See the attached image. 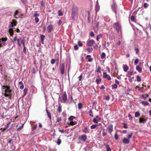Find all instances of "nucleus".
<instances>
[{"label":"nucleus","mask_w":151,"mask_h":151,"mask_svg":"<svg viewBox=\"0 0 151 151\" xmlns=\"http://www.w3.org/2000/svg\"><path fill=\"white\" fill-rule=\"evenodd\" d=\"M23 52L25 53H26L27 52V51H26V49L25 48V46H23Z\"/></svg>","instance_id":"obj_58"},{"label":"nucleus","mask_w":151,"mask_h":151,"mask_svg":"<svg viewBox=\"0 0 151 151\" xmlns=\"http://www.w3.org/2000/svg\"><path fill=\"white\" fill-rule=\"evenodd\" d=\"M134 17L133 16H132L131 17V20L132 21H133L134 20Z\"/></svg>","instance_id":"obj_62"},{"label":"nucleus","mask_w":151,"mask_h":151,"mask_svg":"<svg viewBox=\"0 0 151 151\" xmlns=\"http://www.w3.org/2000/svg\"><path fill=\"white\" fill-rule=\"evenodd\" d=\"M140 114L139 112H136L135 113V116L136 117H138L139 115Z\"/></svg>","instance_id":"obj_39"},{"label":"nucleus","mask_w":151,"mask_h":151,"mask_svg":"<svg viewBox=\"0 0 151 151\" xmlns=\"http://www.w3.org/2000/svg\"><path fill=\"white\" fill-rule=\"evenodd\" d=\"M37 125H35V126H34L32 128V130H35L37 128Z\"/></svg>","instance_id":"obj_59"},{"label":"nucleus","mask_w":151,"mask_h":151,"mask_svg":"<svg viewBox=\"0 0 151 151\" xmlns=\"http://www.w3.org/2000/svg\"><path fill=\"white\" fill-rule=\"evenodd\" d=\"M107 76L108 75H107V74L106 73H104L103 75V78H106L107 77Z\"/></svg>","instance_id":"obj_40"},{"label":"nucleus","mask_w":151,"mask_h":151,"mask_svg":"<svg viewBox=\"0 0 151 151\" xmlns=\"http://www.w3.org/2000/svg\"><path fill=\"white\" fill-rule=\"evenodd\" d=\"M137 80L138 82H140L141 81V78L139 76H137Z\"/></svg>","instance_id":"obj_30"},{"label":"nucleus","mask_w":151,"mask_h":151,"mask_svg":"<svg viewBox=\"0 0 151 151\" xmlns=\"http://www.w3.org/2000/svg\"><path fill=\"white\" fill-rule=\"evenodd\" d=\"M89 114L92 117L93 116V114L92 111L91 110H89Z\"/></svg>","instance_id":"obj_32"},{"label":"nucleus","mask_w":151,"mask_h":151,"mask_svg":"<svg viewBox=\"0 0 151 151\" xmlns=\"http://www.w3.org/2000/svg\"><path fill=\"white\" fill-rule=\"evenodd\" d=\"M76 124L75 122H73V121H70V124L71 125H73Z\"/></svg>","instance_id":"obj_55"},{"label":"nucleus","mask_w":151,"mask_h":151,"mask_svg":"<svg viewBox=\"0 0 151 151\" xmlns=\"http://www.w3.org/2000/svg\"><path fill=\"white\" fill-rule=\"evenodd\" d=\"M122 68L124 71L125 72L127 71L129 69V67L127 65H123Z\"/></svg>","instance_id":"obj_11"},{"label":"nucleus","mask_w":151,"mask_h":151,"mask_svg":"<svg viewBox=\"0 0 151 151\" xmlns=\"http://www.w3.org/2000/svg\"><path fill=\"white\" fill-rule=\"evenodd\" d=\"M136 70L139 73H140L142 71V68H140L139 65H137L136 67Z\"/></svg>","instance_id":"obj_16"},{"label":"nucleus","mask_w":151,"mask_h":151,"mask_svg":"<svg viewBox=\"0 0 151 151\" xmlns=\"http://www.w3.org/2000/svg\"><path fill=\"white\" fill-rule=\"evenodd\" d=\"M91 56L90 55H88L87 56V58H88V61L89 62H91L92 60V59L91 58Z\"/></svg>","instance_id":"obj_26"},{"label":"nucleus","mask_w":151,"mask_h":151,"mask_svg":"<svg viewBox=\"0 0 151 151\" xmlns=\"http://www.w3.org/2000/svg\"><path fill=\"white\" fill-rule=\"evenodd\" d=\"M94 42V40H89L88 42L87 45L88 46L90 47L92 45Z\"/></svg>","instance_id":"obj_13"},{"label":"nucleus","mask_w":151,"mask_h":151,"mask_svg":"<svg viewBox=\"0 0 151 151\" xmlns=\"http://www.w3.org/2000/svg\"><path fill=\"white\" fill-rule=\"evenodd\" d=\"M101 68L99 66H98L96 71L97 73H101Z\"/></svg>","instance_id":"obj_25"},{"label":"nucleus","mask_w":151,"mask_h":151,"mask_svg":"<svg viewBox=\"0 0 151 151\" xmlns=\"http://www.w3.org/2000/svg\"><path fill=\"white\" fill-rule=\"evenodd\" d=\"M112 8L113 11H114L115 12V14H116V10L117 8V6L115 4H114L112 6Z\"/></svg>","instance_id":"obj_10"},{"label":"nucleus","mask_w":151,"mask_h":151,"mask_svg":"<svg viewBox=\"0 0 151 151\" xmlns=\"http://www.w3.org/2000/svg\"><path fill=\"white\" fill-rule=\"evenodd\" d=\"M40 4L42 6H44V4L43 1H40Z\"/></svg>","instance_id":"obj_60"},{"label":"nucleus","mask_w":151,"mask_h":151,"mask_svg":"<svg viewBox=\"0 0 151 151\" xmlns=\"http://www.w3.org/2000/svg\"><path fill=\"white\" fill-rule=\"evenodd\" d=\"M1 89L2 91L4 92L5 96H8L9 99H11L12 93L10 86H3Z\"/></svg>","instance_id":"obj_1"},{"label":"nucleus","mask_w":151,"mask_h":151,"mask_svg":"<svg viewBox=\"0 0 151 151\" xmlns=\"http://www.w3.org/2000/svg\"><path fill=\"white\" fill-rule=\"evenodd\" d=\"M75 118V117L73 116H71L69 118V120L70 121H72L73 120V119Z\"/></svg>","instance_id":"obj_36"},{"label":"nucleus","mask_w":151,"mask_h":151,"mask_svg":"<svg viewBox=\"0 0 151 151\" xmlns=\"http://www.w3.org/2000/svg\"><path fill=\"white\" fill-rule=\"evenodd\" d=\"M39 15L38 14L35 13L34 14V16L35 17H38L39 16Z\"/></svg>","instance_id":"obj_63"},{"label":"nucleus","mask_w":151,"mask_h":151,"mask_svg":"<svg viewBox=\"0 0 151 151\" xmlns=\"http://www.w3.org/2000/svg\"><path fill=\"white\" fill-rule=\"evenodd\" d=\"M57 110L59 112H60L61 111V108L60 106H59L58 108L57 109Z\"/></svg>","instance_id":"obj_44"},{"label":"nucleus","mask_w":151,"mask_h":151,"mask_svg":"<svg viewBox=\"0 0 151 151\" xmlns=\"http://www.w3.org/2000/svg\"><path fill=\"white\" fill-rule=\"evenodd\" d=\"M130 140L127 138H124L122 140V142L125 144H128Z\"/></svg>","instance_id":"obj_12"},{"label":"nucleus","mask_w":151,"mask_h":151,"mask_svg":"<svg viewBox=\"0 0 151 151\" xmlns=\"http://www.w3.org/2000/svg\"><path fill=\"white\" fill-rule=\"evenodd\" d=\"M53 29V26L52 24L49 25L47 27V31L48 33H50Z\"/></svg>","instance_id":"obj_8"},{"label":"nucleus","mask_w":151,"mask_h":151,"mask_svg":"<svg viewBox=\"0 0 151 151\" xmlns=\"http://www.w3.org/2000/svg\"><path fill=\"white\" fill-rule=\"evenodd\" d=\"M106 56V54L104 52H102L101 55V58L102 59L105 58Z\"/></svg>","instance_id":"obj_24"},{"label":"nucleus","mask_w":151,"mask_h":151,"mask_svg":"<svg viewBox=\"0 0 151 151\" xmlns=\"http://www.w3.org/2000/svg\"><path fill=\"white\" fill-rule=\"evenodd\" d=\"M21 42L23 44V46H25V41L24 40H22Z\"/></svg>","instance_id":"obj_61"},{"label":"nucleus","mask_w":151,"mask_h":151,"mask_svg":"<svg viewBox=\"0 0 151 151\" xmlns=\"http://www.w3.org/2000/svg\"><path fill=\"white\" fill-rule=\"evenodd\" d=\"M98 126V125L93 124V125H92L91 126V129H95V128H98V127H97Z\"/></svg>","instance_id":"obj_22"},{"label":"nucleus","mask_w":151,"mask_h":151,"mask_svg":"<svg viewBox=\"0 0 151 151\" xmlns=\"http://www.w3.org/2000/svg\"><path fill=\"white\" fill-rule=\"evenodd\" d=\"M132 135V133H130V134H128L127 135L128 138L127 139H129L130 138Z\"/></svg>","instance_id":"obj_38"},{"label":"nucleus","mask_w":151,"mask_h":151,"mask_svg":"<svg viewBox=\"0 0 151 151\" xmlns=\"http://www.w3.org/2000/svg\"><path fill=\"white\" fill-rule=\"evenodd\" d=\"M128 73L129 75H131L133 73V71L132 70H129L128 72Z\"/></svg>","instance_id":"obj_54"},{"label":"nucleus","mask_w":151,"mask_h":151,"mask_svg":"<svg viewBox=\"0 0 151 151\" xmlns=\"http://www.w3.org/2000/svg\"><path fill=\"white\" fill-rule=\"evenodd\" d=\"M78 107L79 109H81L82 107V104L80 102L78 103Z\"/></svg>","instance_id":"obj_29"},{"label":"nucleus","mask_w":151,"mask_h":151,"mask_svg":"<svg viewBox=\"0 0 151 151\" xmlns=\"http://www.w3.org/2000/svg\"><path fill=\"white\" fill-rule=\"evenodd\" d=\"M139 120L140 123H144L146 122L147 119L143 118H140Z\"/></svg>","instance_id":"obj_14"},{"label":"nucleus","mask_w":151,"mask_h":151,"mask_svg":"<svg viewBox=\"0 0 151 151\" xmlns=\"http://www.w3.org/2000/svg\"><path fill=\"white\" fill-rule=\"evenodd\" d=\"M35 20L36 23L38 22L39 21V18L37 17H35Z\"/></svg>","instance_id":"obj_52"},{"label":"nucleus","mask_w":151,"mask_h":151,"mask_svg":"<svg viewBox=\"0 0 151 151\" xmlns=\"http://www.w3.org/2000/svg\"><path fill=\"white\" fill-rule=\"evenodd\" d=\"M107 129L108 132L110 134H111L113 131V126L112 124H110L108 125Z\"/></svg>","instance_id":"obj_5"},{"label":"nucleus","mask_w":151,"mask_h":151,"mask_svg":"<svg viewBox=\"0 0 151 151\" xmlns=\"http://www.w3.org/2000/svg\"><path fill=\"white\" fill-rule=\"evenodd\" d=\"M148 6L149 5L146 3H144L143 5L144 7L145 8H147Z\"/></svg>","instance_id":"obj_47"},{"label":"nucleus","mask_w":151,"mask_h":151,"mask_svg":"<svg viewBox=\"0 0 151 151\" xmlns=\"http://www.w3.org/2000/svg\"><path fill=\"white\" fill-rule=\"evenodd\" d=\"M114 27L116 29L119 35H120L121 33V26L118 23H115L114 24Z\"/></svg>","instance_id":"obj_2"},{"label":"nucleus","mask_w":151,"mask_h":151,"mask_svg":"<svg viewBox=\"0 0 151 151\" xmlns=\"http://www.w3.org/2000/svg\"><path fill=\"white\" fill-rule=\"evenodd\" d=\"M58 15L59 16H61L63 15V13L61 11L59 10L58 11Z\"/></svg>","instance_id":"obj_46"},{"label":"nucleus","mask_w":151,"mask_h":151,"mask_svg":"<svg viewBox=\"0 0 151 151\" xmlns=\"http://www.w3.org/2000/svg\"><path fill=\"white\" fill-rule=\"evenodd\" d=\"M59 68L61 74L62 75L63 74L65 73V65L64 63L60 65Z\"/></svg>","instance_id":"obj_3"},{"label":"nucleus","mask_w":151,"mask_h":151,"mask_svg":"<svg viewBox=\"0 0 151 151\" xmlns=\"http://www.w3.org/2000/svg\"><path fill=\"white\" fill-rule=\"evenodd\" d=\"M139 62V60L138 59H136L134 61V64L135 65H136Z\"/></svg>","instance_id":"obj_43"},{"label":"nucleus","mask_w":151,"mask_h":151,"mask_svg":"<svg viewBox=\"0 0 151 151\" xmlns=\"http://www.w3.org/2000/svg\"><path fill=\"white\" fill-rule=\"evenodd\" d=\"M87 136L85 134H83L82 135H80L78 137V138L80 139H82L83 141H85L87 139Z\"/></svg>","instance_id":"obj_7"},{"label":"nucleus","mask_w":151,"mask_h":151,"mask_svg":"<svg viewBox=\"0 0 151 151\" xmlns=\"http://www.w3.org/2000/svg\"><path fill=\"white\" fill-rule=\"evenodd\" d=\"M46 111H47V115L48 116V117L50 119H51V116L50 113L49 112H48L47 110H46Z\"/></svg>","instance_id":"obj_42"},{"label":"nucleus","mask_w":151,"mask_h":151,"mask_svg":"<svg viewBox=\"0 0 151 151\" xmlns=\"http://www.w3.org/2000/svg\"><path fill=\"white\" fill-rule=\"evenodd\" d=\"M99 5H96V12L99 11Z\"/></svg>","instance_id":"obj_45"},{"label":"nucleus","mask_w":151,"mask_h":151,"mask_svg":"<svg viewBox=\"0 0 151 151\" xmlns=\"http://www.w3.org/2000/svg\"><path fill=\"white\" fill-rule=\"evenodd\" d=\"M107 78V79L109 80V81H110V80H111V77H110V76L109 75H108V76H107V77L106 78Z\"/></svg>","instance_id":"obj_57"},{"label":"nucleus","mask_w":151,"mask_h":151,"mask_svg":"<svg viewBox=\"0 0 151 151\" xmlns=\"http://www.w3.org/2000/svg\"><path fill=\"white\" fill-rule=\"evenodd\" d=\"M141 103L144 106L148 105L149 103L147 101H144L141 102Z\"/></svg>","instance_id":"obj_15"},{"label":"nucleus","mask_w":151,"mask_h":151,"mask_svg":"<svg viewBox=\"0 0 151 151\" xmlns=\"http://www.w3.org/2000/svg\"><path fill=\"white\" fill-rule=\"evenodd\" d=\"M83 132L84 133H88L89 132V129L86 127L84 128V129L83 130Z\"/></svg>","instance_id":"obj_18"},{"label":"nucleus","mask_w":151,"mask_h":151,"mask_svg":"<svg viewBox=\"0 0 151 151\" xmlns=\"http://www.w3.org/2000/svg\"><path fill=\"white\" fill-rule=\"evenodd\" d=\"M128 117L129 118V119L131 120L132 119V117L131 114H129L128 115Z\"/></svg>","instance_id":"obj_53"},{"label":"nucleus","mask_w":151,"mask_h":151,"mask_svg":"<svg viewBox=\"0 0 151 151\" xmlns=\"http://www.w3.org/2000/svg\"><path fill=\"white\" fill-rule=\"evenodd\" d=\"M28 91V89L25 88L23 91V96H25L27 94Z\"/></svg>","instance_id":"obj_23"},{"label":"nucleus","mask_w":151,"mask_h":151,"mask_svg":"<svg viewBox=\"0 0 151 151\" xmlns=\"http://www.w3.org/2000/svg\"><path fill=\"white\" fill-rule=\"evenodd\" d=\"M96 81L97 84H99L101 81V79L100 78H96Z\"/></svg>","instance_id":"obj_21"},{"label":"nucleus","mask_w":151,"mask_h":151,"mask_svg":"<svg viewBox=\"0 0 151 151\" xmlns=\"http://www.w3.org/2000/svg\"><path fill=\"white\" fill-rule=\"evenodd\" d=\"M125 129H127L128 128L127 125L126 123H124V125H123Z\"/></svg>","instance_id":"obj_56"},{"label":"nucleus","mask_w":151,"mask_h":151,"mask_svg":"<svg viewBox=\"0 0 151 151\" xmlns=\"http://www.w3.org/2000/svg\"><path fill=\"white\" fill-rule=\"evenodd\" d=\"M90 35L91 37H94V33L93 32H91L90 33Z\"/></svg>","instance_id":"obj_64"},{"label":"nucleus","mask_w":151,"mask_h":151,"mask_svg":"<svg viewBox=\"0 0 151 151\" xmlns=\"http://www.w3.org/2000/svg\"><path fill=\"white\" fill-rule=\"evenodd\" d=\"M19 84L20 86V88L21 89H22L24 87V86L23 82L22 81H20L19 83Z\"/></svg>","instance_id":"obj_19"},{"label":"nucleus","mask_w":151,"mask_h":151,"mask_svg":"<svg viewBox=\"0 0 151 151\" xmlns=\"http://www.w3.org/2000/svg\"><path fill=\"white\" fill-rule=\"evenodd\" d=\"M102 36V35L101 34H99L97 36V37H96V40H97V41H99V39Z\"/></svg>","instance_id":"obj_28"},{"label":"nucleus","mask_w":151,"mask_h":151,"mask_svg":"<svg viewBox=\"0 0 151 151\" xmlns=\"http://www.w3.org/2000/svg\"><path fill=\"white\" fill-rule=\"evenodd\" d=\"M19 11L18 10H16L14 13V17L15 18H16V19H17L18 18H22V16H23V14H22L20 16L19 15L18 17H17V16L18 15V14H19Z\"/></svg>","instance_id":"obj_6"},{"label":"nucleus","mask_w":151,"mask_h":151,"mask_svg":"<svg viewBox=\"0 0 151 151\" xmlns=\"http://www.w3.org/2000/svg\"><path fill=\"white\" fill-rule=\"evenodd\" d=\"M93 50L92 48H89L87 49V50L88 52H90L92 51Z\"/></svg>","instance_id":"obj_51"},{"label":"nucleus","mask_w":151,"mask_h":151,"mask_svg":"<svg viewBox=\"0 0 151 151\" xmlns=\"http://www.w3.org/2000/svg\"><path fill=\"white\" fill-rule=\"evenodd\" d=\"M45 36L43 35H41L40 36L41 40V42H43L44 41V38H45Z\"/></svg>","instance_id":"obj_34"},{"label":"nucleus","mask_w":151,"mask_h":151,"mask_svg":"<svg viewBox=\"0 0 151 151\" xmlns=\"http://www.w3.org/2000/svg\"><path fill=\"white\" fill-rule=\"evenodd\" d=\"M9 32L11 36H12L14 34V31L12 29H10L9 30Z\"/></svg>","instance_id":"obj_20"},{"label":"nucleus","mask_w":151,"mask_h":151,"mask_svg":"<svg viewBox=\"0 0 151 151\" xmlns=\"http://www.w3.org/2000/svg\"><path fill=\"white\" fill-rule=\"evenodd\" d=\"M110 97L108 95H107L105 96V99L106 100L109 101V99Z\"/></svg>","instance_id":"obj_41"},{"label":"nucleus","mask_w":151,"mask_h":151,"mask_svg":"<svg viewBox=\"0 0 151 151\" xmlns=\"http://www.w3.org/2000/svg\"><path fill=\"white\" fill-rule=\"evenodd\" d=\"M93 122L95 123H97L98 122V119H97L95 118H94L93 120Z\"/></svg>","instance_id":"obj_37"},{"label":"nucleus","mask_w":151,"mask_h":151,"mask_svg":"<svg viewBox=\"0 0 151 151\" xmlns=\"http://www.w3.org/2000/svg\"><path fill=\"white\" fill-rule=\"evenodd\" d=\"M17 36H15L13 40L12 41L13 42H15L16 40H17Z\"/></svg>","instance_id":"obj_49"},{"label":"nucleus","mask_w":151,"mask_h":151,"mask_svg":"<svg viewBox=\"0 0 151 151\" xmlns=\"http://www.w3.org/2000/svg\"><path fill=\"white\" fill-rule=\"evenodd\" d=\"M135 50L137 54H138L139 52V49L136 48H135Z\"/></svg>","instance_id":"obj_50"},{"label":"nucleus","mask_w":151,"mask_h":151,"mask_svg":"<svg viewBox=\"0 0 151 151\" xmlns=\"http://www.w3.org/2000/svg\"><path fill=\"white\" fill-rule=\"evenodd\" d=\"M17 24V22L16 20L15 19H13L12 21V22L11 23V24L10 25V27H13V26H15Z\"/></svg>","instance_id":"obj_9"},{"label":"nucleus","mask_w":151,"mask_h":151,"mask_svg":"<svg viewBox=\"0 0 151 151\" xmlns=\"http://www.w3.org/2000/svg\"><path fill=\"white\" fill-rule=\"evenodd\" d=\"M78 46L80 47H82L83 45L82 44L80 40L78 41Z\"/></svg>","instance_id":"obj_35"},{"label":"nucleus","mask_w":151,"mask_h":151,"mask_svg":"<svg viewBox=\"0 0 151 151\" xmlns=\"http://www.w3.org/2000/svg\"><path fill=\"white\" fill-rule=\"evenodd\" d=\"M117 88V85L116 84H114L112 85V89H116Z\"/></svg>","instance_id":"obj_33"},{"label":"nucleus","mask_w":151,"mask_h":151,"mask_svg":"<svg viewBox=\"0 0 151 151\" xmlns=\"http://www.w3.org/2000/svg\"><path fill=\"white\" fill-rule=\"evenodd\" d=\"M61 140L60 139L58 138V141L57 142V143L58 145H59L61 144Z\"/></svg>","instance_id":"obj_31"},{"label":"nucleus","mask_w":151,"mask_h":151,"mask_svg":"<svg viewBox=\"0 0 151 151\" xmlns=\"http://www.w3.org/2000/svg\"><path fill=\"white\" fill-rule=\"evenodd\" d=\"M63 100L61 101L62 102L65 103L67 100V96L66 93L65 91L62 96Z\"/></svg>","instance_id":"obj_4"},{"label":"nucleus","mask_w":151,"mask_h":151,"mask_svg":"<svg viewBox=\"0 0 151 151\" xmlns=\"http://www.w3.org/2000/svg\"><path fill=\"white\" fill-rule=\"evenodd\" d=\"M104 145H105L107 151H111V150L109 145L107 144H104Z\"/></svg>","instance_id":"obj_17"},{"label":"nucleus","mask_w":151,"mask_h":151,"mask_svg":"<svg viewBox=\"0 0 151 151\" xmlns=\"http://www.w3.org/2000/svg\"><path fill=\"white\" fill-rule=\"evenodd\" d=\"M55 59H52L51 60V63L52 64V65L53 64H54L55 63Z\"/></svg>","instance_id":"obj_48"},{"label":"nucleus","mask_w":151,"mask_h":151,"mask_svg":"<svg viewBox=\"0 0 151 151\" xmlns=\"http://www.w3.org/2000/svg\"><path fill=\"white\" fill-rule=\"evenodd\" d=\"M24 125V124H22L21 126L19 127L18 128H17V131H19L20 130H21L23 128Z\"/></svg>","instance_id":"obj_27"}]
</instances>
